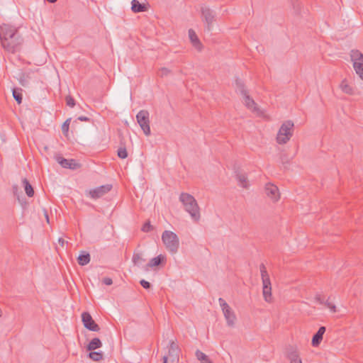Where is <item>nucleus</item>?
<instances>
[{
    "instance_id": "f257e3e1",
    "label": "nucleus",
    "mask_w": 363,
    "mask_h": 363,
    "mask_svg": "<svg viewBox=\"0 0 363 363\" xmlns=\"http://www.w3.org/2000/svg\"><path fill=\"white\" fill-rule=\"evenodd\" d=\"M0 41L5 50L15 53L20 51L23 39L16 27L4 23L0 26Z\"/></svg>"
},
{
    "instance_id": "f03ea898",
    "label": "nucleus",
    "mask_w": 363,
    "mask_h": 363,
    "mask_svg": "<svg viewBox=\"0 0 363 363\" xmlns=\"http://www.w3.org/2000/svg\"><path fill=\"white\" fill-rule=\"evenodd\" d=\"M179 201L184 205L185 210L190 214L192 220L196 222L199 221L201 215L199 207L194 197L189 194L182 193L179 196Z\"/></svg>"
},
{
    "instance_id": "7ed1b4c3",
    "label": "nucleus",
    "mask_w": 363,
    "mask_h": 363,
    "mask_svg": "<svg viewBox=\"0 0 363 363\" xmlns=\"http://www.w3.org/2000/svg\"><path fill=\"white\" fill-rule=\"evenodd\" d=\"M162 240L170 253L176 254L178 252L179 239L176 233L170 230H164L162 235Z\"/></svg>"
},
{
    "instance_id": "20e7f679",
    "label": "nucleus",
    "mask_w": 363,
    "mask_h": 363,
    "mask_svg": "<svg viewBox=\"0 0 363 363\" xmlns=\"http://www.w3.org/2000/svg\"><path fill=\"white\" fill-rule=\"evenodd\" d=\"M294 126L291 121H286L281 125L277 135V142L279 144H286L290 140L293 135Z\"/></svg>"
},
{
    "instance_id": "39448f33",
    "label": "nucleus",
    "mask_w": 363,
    "mask_h": 363,
    "mask_svg": "<svg viewBox=\"0 0 363 363\" xmlns=\"http://www.w3.org/2000/svg\"><path fill=\"white\" fill-rule=\"evenodd\" d=\"M149 116L150 113L147 110H140L136 115L137 122L147 136L151 134Z\"/></svg>"
},
{
    "instance_id": "423d86ee",
    "label": "nucleus",
    "mask_w": 363,
    "mask_h": 363,
    "mask_svg": "<svg viewBox=\"0 0 363 363\" xmlns=\"http://www.w3.org/2000/svg\"><path fill=\"white\" fill-rule=\"evenodd\" d=\"M55 159L62 167L65 169L76 170L82 167V164L74 159H65L60 155H56Z\"/></svg>"
},
{
    "instance_id": "0eeeda50",
    "label": "nucleus",
    "mask_w": 363,
    "mask_h": 363,
    "mask_svg": "<svg viewBox=\"0 0 363 363\" xmlns=\"http://www.w3.org/2000/svg\"><path fill=\"white\" fill-rule=\"evenodd\" d=\"M201 9L203 20L206 23V29L208 31H211L213 23L215 21L216 13L206 5L202 6Z\"/></svg>"
},
{
    "instance_id": "6e6552de",
    "label": "nucleus",
    "mask_w": 363,
    "mask_h": 363,
    "mask_svg": "<svg viewBox=\"0 0 363 363\" xmlns=\"http://www.w3.org/2000/svg\"><path fill=\"white\" fill-rule=\"evenodd\" d=\"M82 321L85 328L90 331L97 332L100 330L99 325L94 321L89 312H83Z\"/></svg>"
},
{
    "instance_id": "1a4fd4ad",
    "label": "nucleus",
    "mask_w": 363,
    "mask_h": 363,
    "mask_svg": "<svg viewBox=\"0 0 363 363\" xmlns=\"http://www.w3.org/2000/svg\"><path fill=\"white\" fill-rule=\"evenodd\" d=\"M112 189L111 184H105L89 191L88 195L94 199L102 197Z\"/></svg>"
},
{
    "instance_id": "9d476101",
    "label": "nucleus",
    "mask_w": 363,
    "mask_h": 363,
    "mask_svg": "<svg viewBox=\"0 0 363 363\" xmlns=\"http://www.w3.org/2000/svg\"><path fill=\"white\" fill-rule=\"evenodd\" d=\"M179 349L178 345L174 340H171L169 342L168 352L167 354L169 358L170 362H174L179 360Z\"/></svg>"
},
{
    "instance_id": "9b49d317",
    "label": "nucleus",
    "mask_w": 363,
    "mask_h": 363,
    "mask_svg": "<svg viewBox=\"0 0 363 363\" xmlns=\"http://www.w3.org/2000/svg\"><path fill=\"white\" fill-rule=\"evenodd\" d=\"M234 172L236 179L239 182V185L245 189H247L249 184L246 174L240 168L235 169Z\"/></svg>"
},
{
    "instance_id": "f8f14e48",
    "label": "nucleus",
    "mask_w": 363,
    "mask_h": 363,
    "mask_svg": "<svg viewBox=\"0 0 363 363\" xmlns=\"http://www.w3.org/2000/svg\"><path fill=\"white\" fill-rule=\"evenodd\" d=\"M265 193L274 201H277L279 199V189L275 185L270 184H267L265 186Z\"/></svg>"
},
{
    "instance_id": "ddd939ff",
    "label": "nucleus",
    "mask_w": 363,
    "mask_h": 363,
    "mask_svg": "<svg viewBox=\"0 0 363 363\" xmlns=\"http://www.w3.org/2000/svg\"><path fill=\"white\" fill-rule=\"evenodd\" d=\"M261 278L262 281V289L271 288L272 284L269 279V275L267 271V269L264 264H261L259 266Z\"/></svg>"
},
{
    "instance_id": "4468645a",
    "label": "nucleus",
    "mask_w": 363,
    "mask_h": 363,
    "mask_svg": "<svg viewBox=\"0 0 363 363\" xmlns=\"http://www.w3.org/2000/svg\"><path fill=\"white\" fill-rule=\"evenodd\" d=\"M150 6L148 1L142 3L140 1H131V10L134 13L146 11Z\"/></svg>"
},
{
    "instance_id": "2eb2a0df",
    "label": "nucleus",
    "mask_w": 363,
    "mask_h": 363,
    "mask_svg": "<svg viewBox=\"0 0 363 363\" xmlns=\"http://www.w3.org/2000/svg\"><path fill=\"white\" fill-rule=\"evenodd\" d=\"M325 330L326 328L325 326H320L318 330L313 335L311 341V344L313 347H318L320 344Z\"/></svg>"
},
{
    "instance_id": "dca6fc26",
    "label": "nucleus",
    "mask_w": 363,
    "mask_h": 363,
    "mask_svg": "<svg viewBox=\"0 0 363 363\" xmlns=\"http://www.w3.org/2000/svg\"><path fill=\"white\" fill-rule=\"evenodd\" d=\"M164 256H163L162 255H159L158 256L150 260V262L146 264L145 270L148 271L150 268L161 265L164 262Z\"/></svg>"
},
{
    "instance_id": "f3484780",
    "label": "nucleus",
    "mask_w": 363,
    "mask_h": 363,
    "mask_svg": "<svg viewBox=\"0 0 363 363\" xmlns=\"http://www.w3.org/2000/svg\"><path fill=\"white\" fill-rule=\"evenodd\" d=\"M223 313L224 317L226 320L227 325L229 327H233L235 325V322L236 320V316L235 313L233 311V310L230 309H226L225 310Z\"/></svg>"
},
{
    "instance_id": "a211bd4d",
    "label": "nucleus",
    "mask_w": 363,
    "mask_h": 363,
    "mask_svg": "<svg viewBox=\"0 0 363 363\" xmlns=\"http://www.w3.org/2000/svg\"><path fill=\"white\" fill-rule=\"evenodd\" d=\"M91 260L90 254L86 251H81L77 257L78 264L81 266L86 265Z\"/></svg>"
},
{
    "instance_id": "6ab92c4d",
    "label": "nucleus",
    "mask_w": 363,
    "mask_h": 363,
    "mask_svg": "<svg viewBox=\"0 0 363 363\" xmlns=\"http://www.w3.org/2000/svg\"><path fill=\"white\" fill-rule=\"evenodd\" d=\"M287 358L290 360V363H302L298 352L291 348L287 353Z\"/></svg>"
},
{
    "instance_id": "aec40b11",
    "label": "nucleus",
    "mask_w": 363,
    "mask_h": 363,
    "mask_svg": "<svg viewBox=\"0 0 363 363\" xmlns=\"http://www.w3.org/2000/svg\"><path fill=\"white\" fill-rule=\"evenodd\" d=\"M189 37L193 45L198 50H201V43L196 34L195 31L192 29L189 30Z\"/></svg>"
},
{
    "instance_id": "412c9836",
    "label": "nucleus",
    "mask_w": 363,
    "mask_h": 363,
    "mask_svg": "<svg viewBox=\"0 0 363 363\" xmlns=\"http://www.w3.org/2000/svg\"><path fill=\"white\" fill-rule=\"evenodd\" d=\"M242 96L243 99H244L245 105L248 108L252 109L253 111H255L256 108H257V104L255 102V101L253 100V99H252L250 97V96L249 95V93L247 92V93H245V94H242Z\"/></svg>"
},
{
    "instance_id": "4be33fe9",
    "label": "nucleus",
    "mask_w": 363,
    "mask_h": 363,
    "mask_svg": "<svg viewBox=\"0 0 363 363\" xmlns=\"http://www.w3.org/2000/svg\"><path fill=\"white\" fill-rule=\"evenodd\" d=\"M22 184L26 195L28 197H33L34 196L35 191L29 181L26 178H23L22 179Z\"/></svg>"
},
{
    "instance_id": "5701e85b",
    "label": "nucleus",
    "mask_w": 363,
    "mask_h": 363,
    "mask_svg": "<svg viewBox=\"0 0 363 363\" xmlns=\"http://www.w3.org/2000/svg\"><path fill=\"white\" fill-rule=\"evenodd\" d=\"M102 342L101 340L98 337L93 338L87 345L86 350L87 351H93L96 349L101 347Z\"/></svg>"
},
{
    "instance_id": "b1692460",
    "label": "nucleus",
    "mask_w": 363,
    "mask_h": 363,
    "mask_svg": "<svg viewBox=\"0 0 363 363\" xmlns=\"http://www.w3.org/2000/svg\"><path fill=\"white\" fill-rule=\"evenodd\" d=\"M235 91L241 95L248 92L244 82L240 78H236L235 79Z\"/></svg>"
},
{
    "instance_id": "393cba45",
    "label": "nucleus",
    "mask_w": 363,
    "mask_h": 363,
    "mask_svg": "<svg viewBox=\"0 0 363 363\" xmlns=\"http://www.w3.org/2000/svg\"><path fill=\"white\" fill-rule=\"evenodd\" d=\"M351 60L354 62H363V54L358 50H352L350 52Z\"/></svg>"
},
{
    "instance_id": "a878e982",
    "label": "nucleus",
    "mask_w": 363,
    "mask_h": 363,
    "mask_svg": "<svg viewBox=\"0 0 363 363\" xmlns=\"http://www.w3.org/2000/svg\"><path fill=\"white\" fill-rule=\"evenodd\" d=\"M132 261L135 265L140 266V264L145 262V259L143 257L142 253L134 252Z\"/></svg>"
},
{
    "instance_id": "bb28decb",
    "label": "nucleus",
    "mask_w": 363,
    "mask_h": 363,
    "mask_svg": "<svg viewBox=\"0 0 363 363\" xmlns=\"http://www.w3.org/2000/svg\"><path fill=\"white\" fill-rule=\"evenodd\" d=\"M21 91L22 89L21 88H15L12 91L13 96L18 104L22 103L23 96Z\"/></svg>"
},
{
    "instance_id": "cd10ccee",
    "label": "nucleus",
    "mask_w": 363,
    "mask_h": 363,
    "mask_svg": "<svg viewBox=\"0 0 363 363\" xmlns=\"http://www.w3.org/2000/svg\"><path fill=\"white\" fill-rule=\"evenodd\" d=\"M89 357L96 362H99L103 359V353L101 352L90 351L88 354Z\"/></svg>"
},
{
    "instance_id": "c85d7f7f",
    "label": "nucleus",
    "mask_w": 363,
    "mask_h": 363,
    "mask_svg": "<svg viewBox=\"0 0 363 363\" xmlns=\"http://www.w3.org/2000/svg\"><path fill=\"white\" fill-rule=\"evenodd\" d=\"M353 67L356 73L363 80V62H354Z\"/></svg>"
},
{
    "instance_id": "c756f323",
    "label": "nucleus",
    "mask_w": 363,
    "mask_h": 363,
    "mask_svg": "<svg viewBox=\"0 0 363 363\" xmlns=\"http://www.w3.org/2000/svg\"><path fill=\"white\" fill-rule=\"evenodd\" d=\"M117 155L121 159H125L128 157V154L125 145L118 149Z\"/></svg>"
},
{
    "instance_id": "7c9ffc66",
    "label": "nucleus",
    "mask_w": 363,
    "mask_h": 363,
    "mask_svg": "<svg viewBox=\"0 0 363 363\" xmlns=\"http://www.w3.org/2000/svg\"><path fill=\"white\" fill-rule=\"evenodd\" d=\"M262 293L264 300L267 302H270L272 301V287L262 289Z\"/></svg>"
},
{
    "instance_id": "2f4dec72",
    "label": "nucleus",
    "mask_w": 363,
    "mask_h": 363,
    "mask_svg": "<svg viewBox=\"0 0 363 363\" xmlns=\"http://www.w3.org/2000/svg\"><path fill=\"white\" fill-rule=\"evenodd\" d=\"M340 88L346 94H352V87L346 82L345 80H343L340 84Z\"/></svg>"
},
{
    "instance_id": "473e14b6",
    "label": "nucleus",
    "mask_w": 363,
    "mask_h": 363,
    "mask_svg": "<svg viewBox=\"0 0 363 363\" xmlns=\"http://www.w3.org/2000/svg\"><path fill=\"white\" fill-rule=\"evenodd\" d=\"M195 355L197 359L199 360L201 362L203 361H206V359L208 358V357L206 354H204L199 350H197L196 351Z\"/></svg>"
},
{
    "instance_id": "72a5a7b5",
    "label": "nucleus",
    "mask_w": 363,
    "mask_h": 363,
    "mask_svg": "<svg viewBox=\"0 0 363 363\" xmlns=\"http://www.w3.org/2000/svg\"><path fill=\"white\" fill-rule=\"evenodd\" d=\"M72 118H67L62 125V131L64 135H67L69 131V127L71 122Z\"/></svg>"
},
{
    "instance_id": "f704fd0d",
    "label": "nucleus",
    "mask_w": 363,
    "mask_h": 363,
    "mask_svg": "<svg viewBox=\"0 0 363 363\" xmlns=\"http://www.w3.org/2000/svg\"><path fill=\"white\" fill-rule=\"evenodd\" d=\"M218 302H219V304H220V307L222 308L223 312H224L225 310H226V309H230L231 308L223 298H218Z\"/></svg>"
},
{
    "instance_id": "c9c22d12",
    "label": "nucleus",
    "mask_w": 363,
    "mask_h": 363,
    "mask_svg": "<svg viewBox=\"0 0 363 363\" xmlns=\"http://www.w3.org/2000/svg\"><path fill=\"white\" fill-rule=\"evenodd\" d=\"M66 104L68 106L74 107L75 106V100L71 96H67L65 98Z\"/></svg>"
},
{
    "instance_id": "e433bc0d",
    "label": "nucleus",
    "mask_w": 363,
    "mask_h": 363,
    "mask_svg": "<svg viewBox=\"0 0 363 363\" xmlns=\"http://www.w3.org/2000/svg\"><path fill=\"white\" fill-rule=\"evenodd\" d=\"M323 304L328 308L330 309V311L333 312V313H335L336 312V306L335 304H333V303L330 302L329 300L328 299L327 301H324V303Z\"/></svg>"
},
{
    "instance_id": "4c0bfd02",
    "label": "nucleus",
    "mask_w": 363,
    "mask_h": 363,
    "mask_svg": "<svg viewBox=\"0 0 363 363\" xmlns=\"http://www.w3.org/2000/svg\"><path fill=\"white\" fill-rule=\"evenodd\" d=\"M17 200L18 203L21 204V206L23 207V208H26L28 204L26 199L22 196H18Z\"/></svg>"
},
{
    "instance_id": "58836bf2",
    "label": "nucleus",
    "mask_w": 363,
    "mask_h": 363,
    "mask_svg": "<svg viewBox=\"0 0 363 363\" xmlns=\"http://www.w3.org/2000/svg\"><path fill=\"white\" fill-rule=\"evenodd\" d=\"M153 229V227L152 225L150 224V223L149 221L146 222L143 228H142V230L143 232H150Z\"/></svg>"
},
{
    "instance_id": "ea45409f",
    "label": "nucleus",
    "mask_w": 363,
    "mask_h": 363,
    "mask_svg": "<svg viewBox=\"0 0 363 363\" xmlns=\"http://www.w3.org/2000/svg\"><path fill=\"white\" fill-rule=\"evenodd\" d=\"M170 73V70L166 67H162L160 69L158 74L160 77L167 76Z\"/></svg>"
},
{
    "instance_id": "a19ab883",
    "label": "nucleus",
    "mask_w": 363,
    "mask_h": 363,
    "mask_svg": "<svg viewBox=\"0 0 363 363\" xmlns=\"http://www.w3.org/2000/svg\"><path fill=\"white\" fill-rule=\"evenodd\" d=\"M140 284L145 289H150L152 287L151 284L145 279H141Z\"/></svg>"
},
{
    "instance_id": "79ce46f5",
    "label": "nucleus",
    "mask_w": 363,
    "mask_h": 363,
    "mask_svg": "<svg viewBox=\"0 0 363 363\" xmlns=\"http://www.w3.org/2000/svg\"><path fill=\"white\" fill-rule=\"evenodd\" d=\"M27 77L25 74L22 73L19 78V82L23 86H26L27 84Z\"/></svg>"
},
{
    "instance_id": "37998d69",
    "label": "nucleus",
    "mask_w": 363,
    "mask_h": 363,
    "mask_svg": "<svg viewBox=\"0 0 363 363\" xmlns=\"http://www.w3.org/2000/svg\"><path fill=\"white\" fill-rule=\"evenodd\" d=\"M12 190H13V194L16 197V199L18 198V196H21L20 192H19V188L17 184L13 185Z\"/></svg>"
},
{
    "instance_id": "c03bdc74",
    "label": "nucleus",
    "mask_w": 363,
    "mask_h": 363,
    "mask_svg": "<svg viewBox=\"0 0 363 363\" xmlns=\"http://www.w3.org/2000/svg\"><path fill=\"white\" fill-rule=\"evenodd\" d=\"M102 282L106 285L110 286L113 284V280L109 277H105L103 279Z\"/></svg>"
},
{
    "instance_id": "a18cd8bd",
    "label": "nucleus",
    "mask_w": 363,
    "mask_h": 363,
    "mask_svg": "<svg viewBox=\"0 0 363 363\" xmlns=\"http://www.w3.org/2000/svg\"><path fill=\"white\" fill-rule=\"evenodd\" d=\"M315 299L317 302H318L320 304H323L324 303V298L322 297L320 294H317L315 297Z\"/></svg>"
},
{
    "instance_id": "49530a36",
    "label": "nucleus",
    "mask_w": 363,
    "mask_h": 363,
    "mask_svg": "<svg viewBox=\"0 0 363 363\" xmlns=\"http://www.w3.org/2000/svg\"><path fill=\"white\" fill-rule=\"evenodd\" d=\"M77 120L80 121L87 122V121H90L91 119L86 116H79Z\"/></svg>"
},
{
    "instance_id": "de8ad7c7",
    "label": "nucleus",
    "mask_w": 363,
    "mask_h": 363,
    "mask_svg": "<svg viewBox=\"0 0 363 363\" xmlns=\"http://www.w3.org/2000/svg\"><path fill=\"white\" fill-rule=\"evenodd\" d=\"M281 160L283 164L289 163L288 159L286 155H281Z\"/></svg>"
},
{
    "instance_id": "09e8293b",
    "label": "nucleus",
    "mask_w": 363,
    "mask_h": 363,
    "mask_svg": "<svg viewBox=\"0 0 363 363\" xmlns=\"http://www.w3.org/2000/svg\"><path fill=\"white\" fill-rule=\"evenodd\" d=\"M58 242H59V244H60L61 246H64V244L65 243V240H64L63 238H60L58 239Z\"/></svg>"
},
{
    "instance_id": "8fccbe9b",
    "label": "nucleus",
    "mask_w": 363,
    "mask_h": 363,
    "mask_svg": "<svg viewBox=\"0 0 363 363\" xmlns=\"http://www.w3.org/2000/svg\"><path fill=\"white\" fill-rule=\"evenodd\" d=\"M44 214H45V218H46V220H47L48 223H49L48 213V211H47L45 209H44Z\"/></svg>"
},
{
    "instance_id": "3c124183",
    "label": "nucleus",
    "mask_w": 363,
    "mask_h": 363,
    "mask_svg": "<svg viewBox=\"0 0 363 363\" xmlns=\"http://www.w3.org/2000/svg\"><path fill=\"white\" fill-rule=\"evenodd\" d=\"M162 359H163V363H167L168 359H169V358L168 357L167 355H164Z\"/></svg>"
},
{
    "instance_id": "603ef678",
    "label": "nucleus",
    "mask_w": 363,
    "mask_h": 363,
    "mask_svg": "<svg viewBox=\"0 0 363 363\" xmlns=\"http://www.w3.org/2000/svg\"><path fill=\"white\" fill-rule=\"evenodd\" d=\"M201 363H213L212 361L209 359V357L206 359V361H203Z\"/></svg>"
},
{
    "instance_id": "864d4df0",
    "label": "nucleus",
    "mask_w": 363,
    "mask_h": 363,
    "mask_svg": "<svg viewBox=\"0 0 363 363\" xmlns=\"http://www.w3.org/2000/svg\"><path fill=\"white\" fill-rule=\"evenodd\" d=\"M296 4H297V5H295V4H294V5H293V7H294V8H295L296 6H297V7H298V6H299L298 1H296Z\"/></svg>"
},
{
    "instance_id": "5fc2aeb1",
    "label": "nucleus",
    "mask_w": 363,
    "mask_h": 363,
    "mask_svg": "<svg viewBox=\"0 0 363 363\" xmlns=\"http://www.w3.org/2000/svg\"><path fill=\"white\" fill-rule=\"evenodd\" d=\"M2 316V311L1 309L0 308V318Z\"/></svg>"
}]
</instances>
